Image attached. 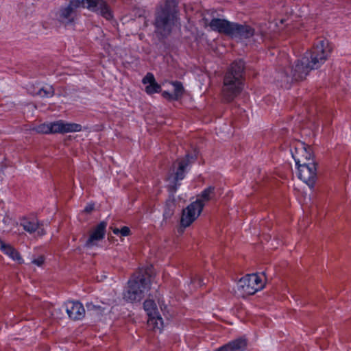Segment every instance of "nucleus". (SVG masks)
Segmentation results:
<instances>
[{"instance_id":"obj_1","label":"nucleus","mask_w":351,"mask_h":351,"mask_svg":"<svg viewBox=\"0 0 351 351\" xmlns=\"http://www.w3.org/2000/svg\"><path fill=\"white\" fill-rule=\"evenodd\" d=\"M331 51L332 49L326 38H317L311 49L298 60L292 67L293 80H304L311 70L319 68L326 62Z\"/></svg>"},{"instance_id":"obj_2","label":"nucleus","mask_w":351,"mask_h":351,"mask_svg":"<svg viewBox=\"0 0 351 351\" xmlns=\"http://www.w3.org/2000/svg\"><path fill=\"white\" fill-rule=\"evenodd\" d=\"M245 75V62L234 60L227 70L223 81L222 97L226 103H230L237 97L243 90Z\"/></svg>"},{"instance_id":"obj_3","label":"nucleus","mask_w":351,"mask_h":351,"mask_svg":"<svg viewBox=\"0 0 351 351\" xmlns=\"http://www.w3.org/2000/svg\"><path fill=\"white\" fill-rule=\"evenodd\" d=\"M178 0H165L156 8L153 25L156 28V32L164 38L170 35L178 19Z\"/></svg>"},{"instance_id":"obj_4","label":"nucleus","mask_w":351,"mask_h":351,"mask_svg":"<svg viewBox=\"0 0 351 351\" xmlns=\"http://www.w3.org/2000/svg\"><path fill=\"white\" fill-rule=\"evenodd\" d=\"M151 268L141 269L129 280L123 299L130 302H140L145 297V291L150 289Z\"/></svg>"},{"instance_id":"obj_5","label":"nucleus","mask_w":351,"mask_h":351,"mask_svg":"<svg viewBox=\"0 0 351 351\" xmlns=\"http://www.w3.org/2000/svg\"><path fill=\"white\" fill-rule=\"evenodd\" d=\"M209 26L213 31L240 39L250 38L254 36L255 32L254 29L248 25L232 23L217 18L213 19Z\"/></svg>"},{"instance_id":"obj_6","label":"nucleus","mask_w":351,"mask_h":351,"mask_svg":"<svg viewBox=\"0 0 351 351\" xmlns=\"http://www.w3.org/2000/svg\"><path fill=\"white\" fill-rule=\"evenodd\" d=\"M196 158L191 154H187L185 157L180 160H177L178 162V168L174 173L173 180L172 181V184L168 185L167 189L169 193L173 196L176 193L178 186L180 185L178 182L182 180L185 177V170L186 167L189 165V164L193 162L195 160Z\"/></svg>"},{"instance_id":"obj_7","label":"nucleus","mask_w":351,"mask_h":351,"mask_svg":"<svg viewBox=\"0 0 351 351\" xmlns=\"http://www.w3.org/2000/svg\"><path fill=\"white\" fill-rule=\"evenodd\" d=\"M204 207V204H202L199 200H196L190 204L182 210L180 219L181 226L184 228L189 226L200 215Z\"/></svg>"},{"instance_id":"obj_8","label":"nucleus","mask_w":351,"mask_h":351,"mask_svg":"<svg viewBox=\"0 0 351 351\" xmlns=\"http://www.w3.org/2000/svg\"><path fill=\"white\" fill-rule=\"evenodd\" d=\"M80 7L98 12L107 20L112 18V12L105 0H80Z\"/></svg>"},{"instance_id":"obj_9","label":"nucleus","mask_w":351,"mask_h":351,"mask_svg":"<svg viewBox=\"0 0 351 351\" xmlns=\"http://www.w3.org/2000/svg\"><path fill=\"white\" fill-rule=\"evenodd\" d=\"M143 308L149 317L147 320L148 324L152 326L154 329L160 330L163 325L162 319L160 315L154 300L151 299L146 300L143 303Z\"/></svg>"},{"instance_id":"obj_10","label":"nucleus","mask_w":351,"mask_h":351,"mask_svg":"<svg viewBox=\"0 0 351 351\" xmlns=\"http://www.w3.org/2000/svg\"><path fill=\"white\" fill-rule=\"evenodd\" d=\"M80 8V0H71L66 7H61L57 14L58 20L66 25L74 22L75 10Z\"/></svg>"},{"instance_id":"obj_11","label":"nucleus","mask_w":351,"mask_h":351,"mask_svg":"<svg viewBox=\"0 0 351 351\" xmlns=\"http://www.w3.org/2000/svg\"><path fill=\"white\" fill-rule=\"evenodd\" d=\"M317 164L311 166H304L298 168V178L306 183L310 188H313L317 179Z\"/></svg>"},{"instance_id":"obj_12","label":"nucleus","mask_w":351,"mask_h":351,"mask_svg":"<svg viewBox=\"0 0 351 351\" xmlns=\"http://www.w3.org/2000/svg\"><path fill=\"white\" fill-rule=\"evenodd\" d=\"M66 311L69 318L74 321L81 320L85 316L84 307L82 304L78 301L68 302Z\"/></svg>"},{"instance_id":"obj_13","label":"nucleus","mask_w":351,"mask_h":351,"mask_svg":"<svg viewBox=\"0 0 351 351\" xmlns=\"http://www.w3.org/2000/svg\"><path fill=\"white\" fill-rule=\"evenodd\" d=\"M302 152L305 154V157H301L298 152V148L295 149V153L293 154V157L295 161V164L298 168L302 167L303 165L311 166L312 165L316 164L314 159L312 157L311 149L310 147H302Z\"/></svg>"},{"instance_id":"obj_14","label":"nucleus","mask_w":351,"mask_h":351,"mask_svg":"<svg viewBox=\"0 0 351 351\" xmlns=\"http://www.w3.org/2000/svg\"><path fill=\"white\" fill-rule=\"evenodd\" d=\"M107 222L102 221L98 223L90 234L89 238L85 243V246L90 247L95 245V241H100L104 238Z\"/></svg>"},{"instance_id":"obj_15","label":"nucleus","mask_w":351,"mask_h":351,"mask_svg":"<svg viewBox=\"0 0 351 351\" xmlns=\"http://www.w3.org/2000/svg\"><path fill=\"white\" fill-rule=\"evenodd\" d=\"M254 280V276L252 274H247L240 279L239 287L243 294L250 295L256 292L255 290Z\"/></svg>"},{"instance_id":"obj_16","label":"nucleus","mask_w":351,"mask_h":351,"mask_svg":"<svg viewBox=\"0 0 351 351\" xmlns=\"http://www.w3.org/2000/svg\"><path fill=\"white\" fill-rule=\"evenodd\" d=\"M171 84L174 86L173 93H170L165 90L162 92L161 95L164 99L169 101H178L182 97L184 93L182 83L179 81H174L171 82Z\"/></svg>"},{"instance_id":"obj_17","label":"nucleus","mask_w":351,"mask_h":351,"mask_svg":"<svg viewBox=\"0 0 351 351\" xmlns=\"http://www.w3.org/2000/svg\"><path fill=\"white\" fill-rule=\"evenodd\" d=\"M23 229L29 233H34L37 230V234L39 236H43L45 234L43 228H40V224L38 220H29L27 218H23L20 223Z\"/></svg>"},{"instance_id":"obj_18","label":"nucleus","mask_w":351,"mask_h":351,"mask_svg":"<svg viewBox=\"0 0 351 351\" xmlns=\"http://www.w3.org/2000/svg\"><path fill=\"white\" fill-rule=\"evenodd\" d=\"M247 346V339L243 337L236 339L219 348L222 351H244Z\"/></svg>"},{"instance_id":"obj_19","label":"nucleus","mask_w":351,"mask_h":351,"mask_svg":"<svg viewBox=\"0 0 351 351\" xmlns=\"http://www.w3.org/2000/svg\"><path fill=\"white\" fill-rule=\"evenodd\" d=\"M170 195L172 199L167 200L163 213V217L165 220L170 219L171 218V217L174 214L175 209L176 207V201L174 199V195L172 196L171 194Z\"/></svg>"},{"instance_id":"obj_20","label":"nucleus","mask_w":351,"mask_h":351,"mask_svg":"<svg viewBox=\"0 0 351 351\" xmlns=\"http://www.w3.org/2000/svg\"><path fill=\"white\" fill-rule=\"evenodd\" d=\"M215 187L212 186L207 187L201 193L199 198L197 199V200L200 201L202 204L211 200L215 196Z\"/></svg>"},{"instance_id":"obj_21","label":"nucleus","mask_w":351,"mask_h":351,"mask_svg":"<svg viewBox=\"0 0 351 351\" xmlns=\"http://www.w3.org/2000/svg\"><path fill=\"white\" fill-rule=\"evenodd\" d=\"M1 250L7 255H8L10 258H12L14 261H18L21 263L22 260L19 252L13 247L10 244H5V245H2Z\"/></svg>"},{"instance_id":"obj_22","label":"nucleus","mask_w":351,"mask_h":351,"mask_svg":"<svg viewBox=\"0 0 351 351\" xmlns=\"http://www.w3.org/2000/svg\"><path fill=\"white\" fill-rule=\"evenodd\" d=\"M33 94L41 97H51L55 94V90L52 86L41 87L37 92L34 93Z\"/></svg>"},{"instance_id":"obj_23","label":"nucleus","mask_w":351,"mask_h":351,"mask_svg":"<svg viewBox=\"0 0 351 351\" xmlns=\"http://www.w3.org/2000/svg\"><path fill=\"white\" fill-rule=\"evenodd\" d=\"M63 134L73 132H80L82 127L80 124L74 123H64L63 121Z\"/></svg>"},{"instance_id":"obj_24","label":"nucleus","mask_w":351,"mask_h":351,"mask_svg":"<svg viewBox=\"0 0 351 351\" xmlns=\"http://www.w3.org/2000/svg\"><path fill=\"white\" fill-rule=\"evenodd\" d=\"M145 91L149 95L160 93L162 92L161 86L156 81H154L145 87Z\"/></svg>"},{"instance_id":"obj_25","label":"nucleus","mask_w":351,"mask_h":351,"mask_svg":"<svg viewBox=\"0 0 351 351\" xmlns=\"http://www.w3.org/2000/svg\"><path fill=\"white\" fill-rule=\"evenodd\" d=\"M63 121H58L50 123L51 133H61L63 134Z\"/></svg>"},{"instance_id":"obj_26","label":"nucleus","mask_w":351,"mask_h":351,"mask_svg":"<svg viewBox=\"0 0 351 351\" xmlns=\"http://www.w3.org/2000/svg\"><path fill=\"white\" fill-rule=\"evenodd\" d=\"M254 276V280H255V290L257 292L259 290H261L264 286L265 282L263 281V279L261 276H259L257 274H252Z\"/></svg>"},{"instance_id":"obj_27","label":"nucleus","mask_w":351,"mask_h":351,"mask_svg":"<svg viewBox=\"0 0 351 351\" xmlns=\"http://www.w3.org/2000/svg\"><path fill=\"white\" fill-rule=\"evenodd\" d=\"M36 130L37 132L41 133V134H50L51 133L50 123L40 124L36 127Z\"/></svg>"},{"instance_id":"obj_28","label":"nucleus","mask_w":351,"mask_h":351,"mask_svg":"<svg viewBox=\"0 0 351 351\" xmlns=\"http://www.w3.org/2000/svg\"><path fill=\"white\" fill-rule=\"evenodd\" d=\"M86 308L88 311H94L99 314H101L104 308L99 305H95L93 302H88L86 304Z\"/></svg>"},{"instance_id":"obj_29","label":"nucleus","mask_w":351,"mask_h":351,"mask_svg":"<svg viewBox=\"0 0 351 351\" xmlns=\"http://www.w3.org/2000/svg\"><path fill=\"white\" fill-rule=\"evenodd\" d=\"M154 81H156V80L154 75L152 73H147V75L143 77L142 82L144 84H151Z\"/></svg>"},{"instance_id":"obj_30","label":"nucleus","mask_w":351,"mask_h":351,"mask_svg":"<svg viewBox=\"0 0 351 351\" xmlns=\"http://www.w3.org/2000/svg\"><path fill=\"white\" fill-rule=\"evenodd\" d=\"M120 234L121 236L127 237L131 234V230L128 226H123L120 229Z\"/></svg>"},{"instance_id":"obj_31","label":"nucleus","mask_w":351,"mask_h":351,"mask_svg":"<svg viewBox=\"0 0 351 351\" xmlns=\"http://www.w3.org/2000/svg\"><path fill=\"white\" fill-rule=\"evenodd\" d=\"M95 209L94 204H88L84 209V212L86 213H90Z\"/></svg>"},{"instance_id":"obj_32","label":"nucleus","mask_w":351,"mask_h":351,"mask_svg":"<svg viewBox=\"0 0 351 351\" xmlns=\"http://www.w3.org/2000/svg\"><path fill=\"white\" fill-rule=\"evenodd\" d=\"M32 263L38 266H41L44 263V258L43 256H39L38 258L34 259Z\"/></svg>"},{"instance_id":"obj_33","label":"nucleus","mask_w":351,"mask_h":351,"mask_svg":"<svg viewBox=\"0 0 351 351\" xmlns=\"http://www.w3.org/2000/svg\"><path fill=\"white\" fill-rule=\"evenodd\" d=\"M111 228L114 234L117 235V234H120V229H119L117 228Z\"/></svg>"},{"instance_id":"obj_34","label":"nucleus","mask_w":351,"mask_h":351,"mask_svg":"<svg viewBox=\"0 0 351 351\" xmlns=\"http://www.w3.org/2000/svg\"><path fill=\"white\" fill-rule=\"evenodd\" d=\"M298 149V152L300 154L301 157H305V154L304 152H302V148Z\"/></svg>"},{"instance_id":"obj_35","label":"nucleus","mask_w":351,"mask_h":351,"mask_svg":"<svg viewBox=\"0 0 351 351\" xmlns=\"http://www.w3.org/2000/svg\"><path fill=\"white\" fill-rule=\"evenodd\" d=\"M5 243L0 239V249H2V245H5Z\"/></svg>"},{"instance_id":"obj_36","label":"nucleus","mask_w":351,"mask_h":351,"mask_svg":"<svg viewBox=\"0 0 351 351\" xmlns=\"http://www.w3.org/2000/svg\"><path fill=\"white\" fill-rule=\"evenodd\" d=\"M215 351H222V350H219V348L218 349H217Z\"/></svg>"}]
</instances>
